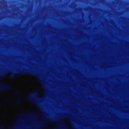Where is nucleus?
<instances>
[{
    "label": "nucleus",
    "mask_w": 129,
    "mask_h": 129,
    "mask_svg": "<svg viewBox=\"0 0 129 129\" xmlns=\"http://www.w3.org/2000/svg\"><path fill=\"white\" fill-rule=\"evenodd\" d=\"M67 124L69 129H74L73 127L71 124L70 122H67Z\"/></svg>",
    "instance_id": "nucleus-2"
},
{
    "label": "nucleus",
    "mask_w": 129,
    "mask_h": 129,
    "mask_svg": "<svg viewBox=\"0 0 129 129\" xmlns=\"http://www.w3.org/2000/svg\"><path fill=\"white\" fill-rule=\"evenodd\" d=\"M39 96L41 97H44L45 94V90L44 87L40 86V87L36 90Z\"/></svg>",
    "instance_id": "nucleus-1"
}]
</instances>
